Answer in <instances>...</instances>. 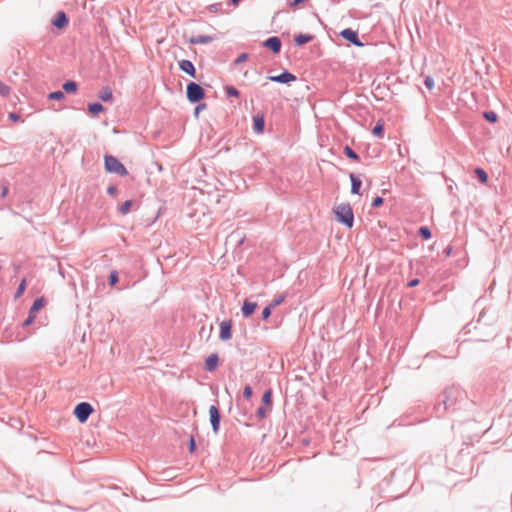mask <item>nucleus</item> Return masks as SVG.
<instances>
[{"mask_svg":"<svg viewBox=\"0 0 512 512\" xmlns=\"http://www.w3.org/2000/svg\"><path fill=\"white\" fill-rule=\"evenodd\" d=\"M119 281L118 272L112 271L108 277V283L110 286H115Z\"/></svg>","mask_w":512,"mask_h":512,"instance_id":"30","label":"nucleus"},{"mask_svg":"<svg viewBox=\"0 0 512 512\" xmlns=\"http://www.w3.org/2000/svg\"><path fill=\"white\" fill-rule=\"evenodd\" d=\"M62 88L66 93H75L77 91L78 85L75 81L68 80L63 84Z\"/></svg>","mask_w":512,"mask_h":512,"instance_id":"21","label":"nucleus"},{"mask_svg":"<svg viewBox=\"0 0 512 512\" xmlns=\"http://www.w3.org/2000/svg\"><path fill=\"white\" fill-rule=\"evenodd\" d=\"M339 35L343 39H345L346 41L350 42L351 44H353L357 47L364 46V44L361 42V40L358 37V33L351 28H346V29L342 30Z\"/></svg>","mask_w":512,"mask_h":512,"instance_id":"7","label":"nucleus"},{"mask_svg":"<svg viewBox=\"0 0 512 512\" xmlns=\"http://www.w3.org/2000/svg\"><path fill=\"white\" fill-rule=\"evenodd\" d=\"M478 180L482 183V184H486L487 181H488V174L486 173L485 170H483L482 168H476L474 170Z\"/></svg>","mask_w":512,"mask_h":512,"instance_id":"23","label":"nucleus"},{"mask_svg":"<svg viewBox=\"0 0 512 512\" xmlns=\"http://www.w3.org/2000/svg\"><path fill=\"white\" fill-rule=\"evenodd\" d=\"M8 194V186L3 184L1 187L0 198H5Z\"/></svg>","mask_w":512,"mask_h":512,"instance_id":"44","label":"nucleus"},{"mask_svg":"<svg viewBox=\"0 0 512 512\" xmlns=\"http://www.w3.org/2000/svg\"><path fill=\"white\" fill-rule=\"evenodd\" d=\"M93 411L90 403L80 402L75 406L73 413L80 423H85Z\"/></svg>","mask_w":512,"mask_h":512,"instance_id":"5","label":"nucleus"},{"mask_svg":"<svg viewBox=\"0 0 512 512\" xmlns=\"http://www.w3.org/2000/svg\"><path fill=\"white\" fill-rule=\"evenodd\" d=\"M214 41V37L210 35H196L189 39V43L192 45L196 44H208Z\"/></svg>","mask_w":512,"mask_h":512,"instance_id":"16","label":"nucleus"},{"mask_svg":"<svg viewBox=\"0 0 512 512\" xmlns=\"http://www.w3.org/2000/svg\"><path fill=\"white\" fill-rule=\"evenodd\" d=\"M372 134L378 138H383L384 136V126L381 122H378L372 129Z\"/></svg>","mask_w":512,"mask_h":512,"instance_id":"26","label":"nucleus"},{"mask_svg":"<svg viewBox=\"0 0 512 512\" xmlns=\"http://www.w3.org/2000/svg\"><path fill=\"white\" fill-rule=\"evenodd\" d=\"M231 337H232V321L227 320V321L221 322L219 338L223 341H227V340L231 339Z\"/></svg>","mask_w":512,"mask_h":512,"instance_id":"10","label":"nucleus"},{"mask_svg":"<svg viewBox=\"0 0 512 512\" xmlns=\"http://www.w3.org/2000/svg\"><path fill=\"white\" fill-rule=\"evenodd\" d=\"M10 87L0 82V96L7 97L10 93Z\"/></svg>","mask_w":512,"mask_h":512,"instance_id":"35","label":"nucleus"},{"mask_svg":"<svg viewBox=\"0 0 512 512\" xmlns=\"http://www.w3.org/2000/svg\"><path fill=\"white\" fill-rule=\"evenodd\" d=\"M262 402L265 405H271V403H272V391L271 390H267L264 392V394L262 396Z\"/></svg>","mask_w":512,"mask_h":512,"instance_id":"33","label":"nucleus"},{"mask_svg":"<svg viewBox=\"0 0 512 512\" xmlns=\"http://www.w3.org/2000/svg\"><path fill=\"white\" fill-rule=\"evenodd\" d=\"M307 0H293L290 2V7L291 8H296L298 7L300 4L306 2Z\"/></svg>","mask_w":512,"mask_h":512,"instance_id":"47","label":"nucleus"},{"mask_svg":"<svg viewBox=\"0 0 512 512\" xmlns=\"http://www.w3.org/2000/svg\"><path fill=\"white\" fill-rule=\"evenodd\" d=\"M68 23H69V19H68L67 15L65 14V12H63V11L57 12L56 16L52 20L53 26H55L58 29L65 28L68 25Z\"/></svg>","mask_w":512,"mask_h":512,"instance_id":"11","label":"nucleus"},{"mask_svg":"<svg viewBox=\"0 0 512 512\" xmlns=\"http://www.w3.org/2000/svg\"><path fill=\"white\" fill-rule=\"evenodd\" d=\"M349 177H350V181H351V193L352 194H360V189H361V185H362L361 179L354 173H350Z\"/></svg>","mask_w":512,"mask_h":512,"instance_id":"17","label":"nucleus"},{"mask_svg":"<svg viewBox=\"0 0 512 512\" xmlns=\"http://www.w3.org/2000/svg\"><path fill=\"white\" fill-rule=\"evenodd\" d=\"M484 118L491 123H494L497 121V114L494 111H485L483 114Z\"/></svg>","mask_w":512,"mask_h":512,"instance_id":"29","label":"nucleus"},{"mask_svg":"<svg viewBox=\"0 0 512 512\" xmlns=\"http://www.w3.org/2000/svg\"><path fill=\"white\" fill-rule=\"evenodd\" d=\"M206 104L205 103H200L198 104L195 109H194V115L197 117L199 112H201V110L205 109L206 108Z\"/></svg>","mask_w":512,"mask_h":512,"instance_id":"43","label":"nucleus"},{"mask_svg":"<svg viewBox=\"0 0 512 512\" xmlns=\"http://www.w3.org/2000/svg\"><path fill=\"white\" fill-rule=\"evenodd\" d=\"M262 45L271 50L274 54H278L281 51L282 42L278 36H271L267 38Z\"/></svg>","mask_w":512,"mask_h":512,"instance_id":"8","label":"nucleus"},{"mask_svg":"<svg viewBox=\"0 0 512 512\" xmlns=\"http://www.w3.org/2000/svg\"><path fill=\"white\" fill-rule=\"evenodd\" d=\"M248 59V54L247 53H242L240 54L235 60H234V64L235 65H238L244 61H246Z\"/></svg>","mask_w":512,"mask_h":512,"instance_id":"41","label":"nucleus"},{"mask_svg":"<svg viewBox=\"0 0 512 512\" xmlns=\"http://www.w3.org/2000/svg\"><path fill=\"white\" fill-rule=\"evenodd\" d=\"M210 423L212 430L217 434L220 430L221 415L217 406L211 405L209 408Z\"/></svg>","mask_w":512,"mask_h":512,"instance_id":"6","label":"nucleus"},{"mask_svg":"<svg viewBox=\"0 0 512 512\" xmlns=\"http://www.w3.org/2000/svg\"><path fill=\"white\" fill-rule=\"evenodd\" d=\"M105 170L108 173H115L119 176L128 175L127 168L114 156L106 155L104 157Z\"/></svg>","mask_w":512,"mask_h":512,"instance_id":"3","label":"nucleus"},{"mask_svg":"<svg viewBox=\"0 0 512 512\" xmlns=\"http://www.w3.org/2000/svg\"><path fill=\"white\" fill-rule=\"evenodd\" d=\"M233 5H238L241 0H230Z\"/></svg>","mask_w":512,"mask_h":512,"instance_id":"51","label":"nucleus"},{"mask_svg":"<svg viewBox=\"0 0 512 512\" xmlns=\"http://www.w3.org/2000/svg\"><path fill=\"white\" fill-rule=\"evenodd\" d=\"M313 40V35L310 34H298L294 37V42L297 46H302Z\"/></svg>","mask_w":512,"mask_h":512,"instance_id":"19","label":"nucleus"},{"mask_svg":"<svg viewBox=\"0 0 512 512\" xmlns=\"http://www.w3.org/2000/svg\"><path fill=\"white\" fill-rule=\"evenodd\" d=\"M9 117H10L11 119H13V120H17V119L19 118V116H18L17 114H15V113H11V114L9 115Z\"/></svg>","mask_w":512,"mask_h":512,"instance_id":"50","label":"nucleus"},{"mask_svg":"<svg viewBox=\"0 0 512 512\" xmlns=\"http://www.w3.org/2000/svg\"><path fill=\"white\" fill-rule=\"evenodd\" d=\"M256 415H257L259 418H264V417H265V415H266L265 408H264V407H259V408L256 410Z\"/></svg>","mask_w":512,"mask_h":512,"instance_id":"45","label":"nucleus"},{"mask_svg":"<svg viewBox=\"0 0 512 512\" xmlns=\"http://www.w3.org/2000/svg\"><path fill=\"white\" fill-rule=\"evenodd\" d=\"M296 76L286 70H284L282 73H280L279 75H276V76H268L267 77V80L269 81H272V82H277V83H282V84H287V83H290V82H294L296 81Z\"/></svg>","mask_w":512,"mask_h":512,"instance_id":"9","label":"nucleus"},{"mask_svg":"<svg viewBox=\"0 0 512 512\" xmlns=\"http://www.w3.org/2000/svg\"><path fill=\"white\" fill-rule=\"evenodd\" d=\"M253 394L252 387L250 385H246L243 389V397L245 399H250Z\"/></svg>","mask_w":512,"mask_h":512,"instance_id":"38","label":"nucleus"},{"mask_svg":"<svg viewBox=\"0 0 512 512\" xmlns=\"http://www.w3.org/2000/svg\"><path fill=\"white\" fill-rule=\"evenodd\" d=\"M26 289V279H23L17 287L14 297L17 299L23 295Z\"/></svg>","mask_w":512,"mask_h":512,"instance_id":"28","label":"nucleus"},{"mask_svg":"<svg viewBox=\"0 0 512 512\" xmlns=\"http://www.w3.org/2000/svg\"><path fill=\"white\" fill-rule=\"evenodd\" d=\"M98 98L104 102H110L113 100V93L110 87H104L99 93Z\"/></svg>","mask_w":512,"mask_h":512,"instance_id":"18","label":"nucleus"},{"mask_svg":"<svg viewBox=\"0 0 512 512\" xmlns=\"http://www.w3.org/2000/svg\"><path fill=\"white\" fill-rule=\"evenodd\" d=\"M418 235L424 240H429L432 237L431 230L427 226H421L418 230Z\"/></svg>","mask_w":512,"mask_h":512,"instance_id":"25","label":"nucleus"},{"mask_svg":"<svg viewBox=\"0 0 512 512\" xmlns=\"http://www.w3.org/2000/svg\"><path fill=\"white\" fill-rule=\"evenodd\" d=\"M186 96L190 103H198L205 97V90L201 85L189 82L186 87Z\"/></svg>","mask_w":512,"mask_h":512,"instance_id":"4","label":"nucleus"},{"mask_svg":"<svg viewBox=\"0 0 512 512\" xmlns=\"http://www.w3.org/2000/svg\"><path fill=\"white\" fill-rule=\"evenodd\" d=\"M418 284H419V279L415 278V279L410 280L408 282L407 286L412 288V287H416Z\"/></svg>","mask_w":512,"mask_h":512,"instance_id":"49","label":"nucleus"},{"mask_svg":"<svg viewBox=\"0 0 512 512\" xmlns=\"http://www.w3.org/2000/svg\"><path fill=\"white\" fill-rule=\"evenodd\" d=\"M383 202H384V199L381 196H376L373 199L371 206L373 208H378V207H380L383 204Z\"/></svg>","mask_w":512,"mask_h":512,"instance_id":"40","label":"nucleus"},{"mask_svg":"<svg viewBox=\"0 0 512 512\" xmlns=\"http://www.w3.org/2000/svg\"><path fill=\"white\" fill-rule=\"evenodd\" d=\"M195 449H196V442H195L194 438L191 437L189 440V451L192 453L195 451Z\"/></svg>","mask_w":512,"mask_h":512,"instance_id":"46","label":"nucleus"},{"mask_svg":"<svg viewBox=\"0 0 512 512\" xmlns=\"http://www.w3.org/2000/svg\"><path fill=\"white\" fill-rule=\"evenodd\" d=\"M65 97L64 93L60 90H57V91H54V92H51L49 95H48V98L50 100H62L63 98Z\"/></svg>","mask_w":512,"mask_h":512,"instance_id":"32","label":"nucleus"},{"mask_svg":"<svg viewBox=\"0 0 512 512\" xmlns=\"http://www.w3.org/2000/svg\"><path fill=\"white\" fill-rule=\"evenodd\" d=\"M256 307H257L256 302H251L247 299L244 300L242 308H241L243 317H245V318L250 317L254 313Z\"/></svg>","mask_w":512,"mask_h":512,"instance_id":"14","label":"nucleus"},{"mask_svg":"<svg viewBox=\"0 0 512 512\" xmlns=\"http://www.w3.org/2000/svg\"><path fill=\"white\" fill-rule=\"evenodd\" d=\"M466 399V393L457 385L447 387L442 395L441 400L435 405V412L438 417H442L447 411L456 410L457 404Z\"/></svg>","mask_w":512,"mask_h":512,"instance_id":"1","label":"nucleus"},{"mask_svg":"<svg viewBox=\"0 0 512 512\" xmlns=\"http://www.w3.org/2000/svg\"><path fill=\"white\" fill-rule=\"evenodd\" d=\"M107 193H108L109 195H111V196H112V195H115V194L117 193V187H116V186H114V185L109 186V187L107 188Z\"/></svg>","mask_w":512,"mask_h":512,"instance_id":"48","label":"nucleus"},{"mask_svg":"<svg viewBox=\"0 0 512 512\" xmlns=\"http://www.w3.org/2000/svg\"><path fill=\"white\" fill-rule=\"evenodd\" d=\"M284 300H285V294L278 295L277 297H275L273 299V301L270 304V306H272L274 308V307L282 304Z\"/></svg>","mask_w":512,"mask_h":512,"instance_id":"36","label":"nucleus"},{"mask_svg":"<svg viewBox=\"0 0 512 512\" xmlns=\"http://www.w3.org/2000/svg\"><path fill=\"white\" fill-rule=\"evenodd\" d=\"M424 84L428 90H432L434 88L435 82L431 76H426L424 79Z\"/></svg>","mask_w":512,"mask_h":512,"instance_id":"37","label":"nucleus"},{"mask_svg":"<svg viewBox=\"0 0 512 512\" xmlns=\"http://www.w3.org/2000/svg\"><path fill=\"white\" fill-rule=\"evenodd\" d=\"M179 68L189 76L196 78V69L190 60L183 59L179 61Z\"/></svg>","mask_w":512,"mask_h":512,"instance_id":"12","label":"nucleus"},{"mask_svg":"<svg viewBox=\"0 0 512 512\" xmlns=\"http://www.w3.org/2000/svg\"><path fill=\"white\" fill-rule=\"evenodd\" d=\"M343 152L346 155V157H348L349 159H351L353 161H358L359 160V155L351 147H349L348 145H346L344 147Z\"/></svg>","mask_w":512,"mask_h":512,"instance_id":"24","label":"nucleus"},{"mask_svg":"<svg viewBox=\"0 0 512 512\" xmlns=\"http://www.w3.org/2000/svg\"><path fill=\"white\" fill-rule=\"evenodd\" d=\"M34 319H35V315L29 313L28 317L24 320L22 326L27 327V326L31 325L33 323Z\"/></svg>","mask_w":512,"mask_h":512,"instance_id":"42","label":"nucleus"},{"mask_svg":"<svg viewBox=\"0 0 512 512\" xmlns=\"http://www.w3.org/2000/svg\"><path fill=\"white\" fill-rule=\"evenodd\" d=\"M265 129V119L263 115H256L253 117V131L257 134H262Z\"/></svg>","mask_w":512,"mask_h":512,"instance_id":"13","label":"nucleus"},{"mask_svg":"<svg viewBox=\"0 0 512 512\" xmlns=\"http://www.w3.org/2000/svg\"><path fill=\"white\" fill-rule=\"evenodd\" d=\"M450 251H451V248H447V249H446V253H447V255H449V254H450Z\"/></svg>","mask_w":512,"mask_h":512,"instance_id":"52","label":"nucleus"},{"mask_svg":"<svg viewBox=\"0 0 512 512\" xmlns=\"http://www.w3.org/2000/svg\"><path fill=\"white\" fill-rule=\"evenodd\" d=\"M336 220L345 225L347 228H352L354 224V213L349 203H341L334 209Z\"/></svg>","mask_w":512,"mask_h":512,"instance_id":"2","label":"nucleus"},{"mask_svg":"<svg viewBox=\"0 0 512 512\" xmlns=\"http://www.w3.org/2000/svg\"><path fill=\"white\" fill-rule=\"evenodd\" d=\"M44 306V299L37 298L29 309V313L35 315Z\"/></svg>","mask_w":512,"mask_h":512,"instance_id":"22","label":"nucleus"},{"mask_svg":"<svg viewBox=\"0 0 512 512\" xmlns=\"http://www.w3.org/2000/svg\"><path fill=\"white\" fill-rule=\"evenodd\" d=\"M272 308H273L272 306L268 305L263 309V311H262V319L263 320H267L270 317Z\"/></svg>","mask_w":512,"mask_h":512,"instance_id":"39","label":"nucleus"},{"mask_svg":"<svg viewBox=\"0 0 512 512\" xmlns=\"http://www.w3.org/2000/svg\"><path fill=\"white\" fill-rule=\"evenodd\" d=\"M104 110H105L104 106L101 103H99V102L88 104V111L92 115H97V114H99L101 112H104Z\"/></svg>","mask_w":512,"mask_h":512,"instance_id":"20","label":"nucleus"},{"mask_svg":"<svg viewBox=\"0 0 512 512\" xmlns=\"http://www.w3.org/2000/svg\"><path fill=\"white\" fill-rule=\"evenodd\" d=\"M207 10L211 13H218L222 10V3H213L207 7Z\"/></svg>","mask_w":512,"mask_h":512,"instance_id":"34","label":"nucleus"},{"mask_svg":"<svg viewBox=\"0 0 512 512\" xmlns=\"http://www.w3.org/2000/svg\"><path fill=\"white\" fill-rule=\"evenodd\" d=\"M133 202L132 200H126L123 202V204L119 207V212L123 215L127 214L130 211V208L132 206Z\"/></svg>","mask_w":512,"mask_h":512,"instance_id":"27","label":"nucleus"},{"mask_svg":"<svg viewBox=\"0 0 512 512\" xmlns=\"http://www.w3.org/2000/svg\"><path fill=\"white\" fill-rule=\"evenodd\" d=\"M219 363V357L216 353H212L206 358L205 369L209 372L214 371Z\"/></svg>","mask_w":512,"mask_h":512,"instance_id":"15","label":"nucleus"},{"mask_svg":"<svg viewBox=\"0 0 512 512\" xmlns=\"http://www.w3.org/2000/svg\"><path fill=\"white\" fill-rule=\"evenodd\" d=\"M225 92L230 97H238L240 94L239 91L234 86L230 85L225 87Z\"/></svg>","mask_w":512,"mask_h":512,"instance_id":"31","label":"nucleus"}]
</instances>
